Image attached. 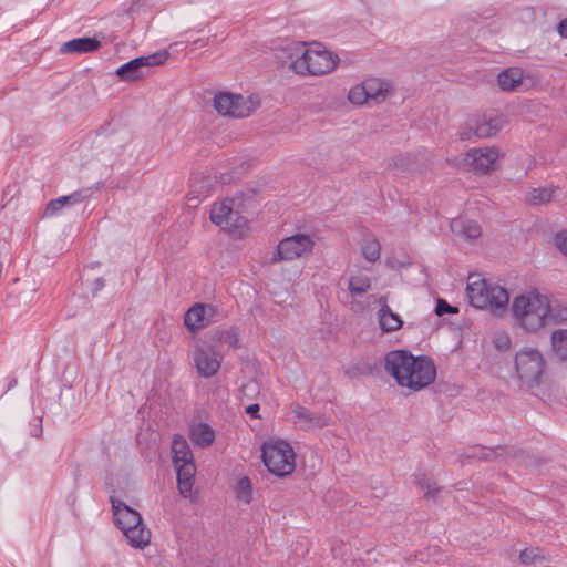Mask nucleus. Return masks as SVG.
I'll use <instances>...</instances> for the list:
<instances>
[{
	"label": "nucleus",
	"instance_id": "obj_25",
	"mask_svg": "<svg viewBox=\"0 0 567 567\" xmlns=\"http://www.w3.org/2000/svg\"><path fill=\"white\" fill-rule=\"evenodd\" d=\"M348 289L351 296H361L371 289V279L368 275L360 271L352 274L348 279Z\"/></svg>",
	"mask_w": 567,
	"mask_h": 567
},
{
	"label": "nucleus",
	"instance_id": "obj_15",
	"mask_svg": "<svg viewBox=\"0 0 567 567\" xmlns=\"http://www.w3.org/2000/svg\"><path fill=\"white\" fill-rule=\"evenodd\" d=\"M217 309L213 305L195 303L184 316L185 327L192 331H198L215 321Z\"/></svg>",
	"mask_w": 567,
	"mask_h": 567
},
{
	"label": "nucleus",
	"instance_id": "obj_21",
	"mask_svg": "<svg viewBox=\"0 0 567 567\" xmlns=\"http://www.w3.org/2000/svg\"><path fill=\"white\" fill-rule=\"evenodd\" d=\"M451 228L456 235L466 239H476L482 235L480 224L471 219H454L451 224Z\"/></svg>",
	"mask_w": 567,
	"mask_h": 567
},
{
	"label": "nucleus",
	"instance_id": "obj_16",
	"mask_svg": "<svg viewBox=\"0 0 567 567\" xmlns=\"http://www.w3.org/2000/svg\"><path fill=\"white\" fill-rule=\"evenodd\" d=\"M507 121L504 115H496L489 120L477 116L468 117V127L476 128V138H491L505 127Z\"/></svg>",
	"mask_w": 567,
	"mask_h": 567
},
{
	"label": "nucleus",
	"instance_id": "obj_18",
	"mask_svg": "<svg viewBox=\"0 0 567 567\" xmlns=\"http://www.w3.org/2000/svg\"><path fill=\"white\" fill-rule=\"evenodd\" d=\"M379 303L381 307L378 311V320L381 330L383 332H393L399 330L403 324L400 316L391 310L386 303L385 297H380Z\"/></svg>",
	"mask_w": 567,
	"mask_h": 567
},
{
	"label": "nucleus",
	"instance_id": "obj_11",
	"mask_svg": "<svg viewBox=\"0 0 567 567\" xmlns=\"http://www.w3.org/2000/svg\"><path fill=\"white\" fill-rule=\"evenodd\" d=\"M234 200L225 198L215 203L210 209V220L220 229L235 238H244L248 235L249 221L233 207Z\"/></svg>",
	"mask_w": 567,
	"mask_h": 567
},
{
	"label": "nucleus",
	"instance_id": "obj_36",
	"mask_svg": "<svg viewBox=\"0 0 567 567\" xmlns=\"http://www.w3.org/2000/svg\"><path fill=\"white\" fill-rule=\"evenodd\" d=\"M292 413H293V416L300 422H305V423L312 422V419H311L309 412L307 411V409H305L300 405H295L292 408Z\"/></svg>",
	"mask_w": 567,
	"mask_h": 567
},
{
	"label": "nucleus",
	"instance_id": "obj_37",
	"mask_svg": "<svg viewBox=\"0 0 567 567\" xmlns=\"http://www.w3.org/2000/svg\"><path fill=\"white\" fill-rule=\"evenodd\" d=\"M468 118L464 122V125L461 127V131H460V137L461 140L465 141V140H472V138H476V128H470L468 127Z\"/></svg>",
	"mask_w": 567,
	"mask_h": 567
},
{
	"label": "nucleus",
	"instance_id": "obj_19",
	"mask_svg": "<svg viewBox=\"0 0 567 567\" xmlns=\"http://www.w3.org/2000/svg\"><path fill=\"white\" fill-rule=\"evenodd\" d=\"M101 47V42L95 38H78L65 42L61 52L71 53H90L96 51Z\"/></svg>",
	"mask_w": 567,
	"mask_h": 567
},
{
	"label": "nucleus",
	"instance_id": "obj_35",
	"mask_svg": "<svg viewBox=\"0 0 567 567\" xmlns=\"http://www.w3.org/2000/svg\"><path fill=\"white\" fill-rule=\"evenodd\" d=\"M458 310L457 308H454L452 306H450L445 300L443 299H437L436 301V307H435V313L437 316H443L445 313H457Z\"/></svg>",
	"mask_w": 567,
	"mask_h": 567
},
{
	"label": "nucleus",
	"instance_id": "obj_26",
	"mask_svg": "<svg viewBox=\"0 0 567 567\" xmlns=\"http://www.w3.org/2000/svg\"><path fill=\"white\" fill-rule=\"evenodd\" d=\"M84 197L81 195V193L75 192L68 196H61L56 199L51 200L45 208L44 215L45 216H52L60 212L63 207L69 205H74L80 202H82Z\"/></svg>",
	"mask_w": 567,
	"mask_h": 567
},
{
	"label": "nucleus",
	"instance_id": "obj_8",
	"mask_svg": "<svg viewBox=\"0 0 567 567\" xmlns=\"http://www.w3.org/2000/svg\"><path fill=\"white\" fill-rule=\"evenodd\" d=\"M112 507L115 523L123 532L130 545L136 548H143L148 545L151 532L143 525L140 513L117 499H112Z\"/></svg>",
	"mask_w": 567,
	"mask_h": 567
},
{
	"label": "nucleus",
	"instance_id": "obj_14",
	"mask_svg": "<svg viewBox=\"0 0 567 567\" xmlns=\"http://www.w3.org/2000/svg\"><path fill=\"white\" fill-rule=\"evenodd\" d=\"M166 59V52L140 56L121 65L116 70V75L126 82L136 81L144 78L147 74L150 68L163 64Z\"/></svg>",
	"mask_w": 567,
	"mask_h": 567
},
{
	"label": "nucleus",
	"instance_id": "obj_31",
	"mask_svg": "<svg viewBox=\"0 0 567 567\" xmlns=\"http://www.w3.org/2000/svg\"><path fill=\"white\" fill-rule=\"evenodd\" d=\"M492 342L499 351H507L512 347L511 336L506 331H496L493 334Z\"/></svg>",
	"mask_w": 567,
	"mask_h": 567
},
{
	"label": "nucleus",
	"instance_id": "obj_38",
	"mask_svg": "<svg viewBox=\"0 0 567 567\" xmlns=\"http://www.w3.org/2000/svg\"><path fill=\"white\" fill-rule=\"evenodd\" d=\"M259 404L255 403V404H250L246 408V413L251 415L252 417H259L258 416V412H259Z\"/></svg>",
	"mask_w": 567,
	"mask_h": 567
},
{
	"label": "nucleus",
	"instance_id": "obj_23",
	"mask_svg": "<svg viewBox=\"0 0 567 567\" xmlns=\"http://www.w3.org/2000/svg\"><path fill=\"white\" fill-rule=\"evenodd\" d=\"M523 71L518 68H509L498 74V85L503 91H514L522 84Z\"/></svg>",
	"mask_w": 567,
	"mask_h": 567
},
{
	"label": "nucleus",
	"instance_id": "obj_17",
	"mask_svg": "<svg viewBox=\"0 0 567 567\" xmlns=\"http://www.w3.org/2000/svg\"><path fill=\"white\" fill-rule=\"evenodd\" d=\"M363 82L369 103L380 104L393 94V86L388 81L379 78H369Z\"/></svg>",
	"mask_w": 567,
	"mask_h": 567
},
{
	"label": "nucleus",
	"instance_id": "obj_27",
	"mask_svg": "<svg viewBox=\"0 0 567 567\" xmlns=\"http://www.w3.org/2000/svg\"><path fill=\"white\" fill-rule=\"evenodd\" d=\"M235 495L236 498L241 502L243 504H249L252 501V485L251 481L247 476L240 477L235 487Z\"/></svg>",
	"mask_w": 567,
	"mask_h": 567
},
{
	"label": "nucleus",
	"instance_id": "obj_2",
	"mask_svg": "<svg viewBox=\"0 0 567 567\" xmlns=\"http://www.w3.org/2000/svg\"><path fill=\"white\" fill-rule=\"evenodd\" d=\"M385 372L400 388L419 392L436 379V367L427 355H413L408 350H393L384 358Z\"/></svg>",
	"mask_w": 567,
	"mask_h": 567
},
{
	"label": "nucleus",
	"instance_id": "obj_7",
	"mask_svg": "<svg viewBox=\"0 0 567 567\" xmlns=\"http://www.w3.org/2000/svg\"><path fill=\"white\" fill-rule=\"evenodd\" d=\"M212 106L223 117L243 120L251 116L260 109L261 99L257 93L240 94L219 91L214 95Z\"/></svg>",
	"mask_w": 567,
	"mask_h": 567
},
{
	"label": "nucleus",
	"instance_id": "obj_3",
	"mask_svg": "<svg viewBox=\"0 0 567 567\" xmlns=\"http://www.w3.org/2000/svg\"><path fill=\"white\" fill-rule=\"evenodd\" d=\"M284 52L288 69L302 76H319L332 72L338 64V56L320 43H291Z\"/></svg>",
	"mask_w": 567,
	"mask_h": 567
},
{
	"label": "nucleus",
	"instance_id": "obj_9",
	"mask_svg": "<svg viewBox=\"0 0 567 567\" xmlns=\"http://www.w3.org/2000/svg\"><path fill=\"white\" fill-rule=\"evenodd\" d=\"M173 463L177 474V485L183 497H190L196 474L194 456L187 441L175 435L172 441Z\"/></svg>",
	"mask_w": 567,
	"mask_h": 567
},
{
	"label": "nucleus",
	"instance_id": "obj_6",
	"mask_svg": "<svg viewBox=\"0 0 567 567\" xmlns=\"http://www.w3.org/2000/svg\"><path fill=\"white\" fill-rule=\"evenodd\" d=\"M467 297L473 307L489 310L497 316L506 311L509 302V295L504 287L478 275L470 276Z\"/></svg>",
	"mask_w": 567,
	"mask_h": 567
},
{
	"label": "nucleus",
	"instance_id": "obj_20",
	"mask_svg": "<svg viewBox=\"0 0 567 567\" xmlns=\"http://www.w3.org/2000/svg\"><path fill=\"white\" fill-rule=\"evenodd\" d=\"M192 442L199 447H208L215 440V431L206 423H195L189 429Z\"/></svg>",
	"mask_w": 567,
	"mask_h": 567
},
{
	"label": "nucleus",
	"instance_id": "obj_29",
	"mask_svg": "<svg viewBox=\"0 0 567 567\" xmlns=\"http://www.w3.org/2000/svg\"><path fill=\"white\" fill-rule=\"evenodd\" d=\"M348 100L354 105L369 104L364 82L355 84L349 90Z\"/></svg>",
	"mask_w": 567,
	"mask_h": 567
},
{
	"label": "nucleus",
	"instance_id": "obj_28",
	"mask_svg": "<svg viewBox=\"0 0 567 567\" xmlns=\"http://www.w3.org/2000/svg\"><path fill=\"white\" fill-rule=\"evenodd\" d=\"M213 181L209 176H195L192 178V190L194 197H205L209 194Z\"/></svg>",
	"mask_w": 567,
	"mask_h": 567
},
{
	"label": "nucleus",
	"instance_id": "obj_39",
	"mask_svg": "<svg viewBox=\"0 0 567 567\" xmlns=\"http://www.w3.org/2000/svg\"><path fill=\"white\" fill-rule=\"evenodd\" d=\"M558 32L561 37L567 38V18L558 24Z\"/></svg>",
	"mask_w": 567,
	"mask_h": 567
},
{
	"label": "nucleus",
	"instance_id": "obj_34",
	"mask_svg": "<svg viewBox=\"0 0 567 567\" xmlns=\"http://www.w3.org/2000/svg\"><path fill=\"white\" fill-rule=\"evenodd\" d=\"M554 245L567 258V230H560L555 235Z\"/></svg>",
	"mask_w": 567,
	"mask_h": 567
},
{
	"label": "nucleus",
	"instance_id": "obj_32",
	"mask_svg": "<svg viewBox=\"0 0 567 567\" xmlns=\"http://www.w3.org/2000/svg\"><path fill=\"white\" fill-rule=\"evenodd\" d=\"M417 485L425 497H433L439 492L436 483L425 475L417 480Z\"/></svg>",
	"mask_w": 567,
	"mask_h": 567
},
{
	"label": "nucleus",
	"instance_id": "obj_24",
	"mask_svg": "<svg viewBox=\"0 0 567 567\" xmlns=\"http://www.w3.org/2000/svg\"><path fill=\"white\" fill-rule=\"evenodd\" d=\"M550 350L561 361H567V329H556L550 334Z\"/></svg>",
	"mask_w": 567,
	"mask_h": 567
},
{
	"label": "nucleus",
	"instance_id": "obj_4",
	"mask_svg": "<svg viewBox=\"0 0 567 567\" xmlns=\"http://www.w3.org/2000/svg\"><path fill=\"white\" fill-rule=\"evenodd\" d=\"M547 360L543 351L536 347L524 346L513 358V380L522 390L533 391L545 381Z\"/></svg>",
	"mask_w": 567,
	"mask_h": 567
},
{
	"label": "nucleus",
	"instance_id": "obj_5",
	"mask_svg": "<svg viewBox=\"0 0 567 567\" xmlns=\"http://www.w3.org/2000/svg\"><path fill=\"white\" fill-rule=\"evenodd\" d=\"M261 462L267 471L279 478L293 474L297 467V453L291 442L279 436L266 439L260 445Z\"/></svg>",
	"mask_w": 567,
	"mask_h": 567
},
{
	"label": "nucleus",
	"instance_id": "obj_33",
	"mask_svg": "<svg viewBox=\"0 0 567 567\" xmlns=\"http://www.w3.org/2000/svg\"><path fill=\"white\" fill-rule=\"evenodd\" d=\"M544 556L539 548H526L520 551L519 560L523 564H534L536 561L543 560Z\"/></svg>",
	"mask_w": 567,
	"mask_h": 567
},
{
	"label": "nucleus",
	"instance_id": "obj_13",
	"mask_svg": "<svg viewBox=\"0 0 567 567\" xmlns=\"http://www.w3.org/2000/svg\"><path fill=\"white\" fill-rule=\"evenodd\" d=\"M192 359L196 372L205 379L216 375L223 362L221 353L206 343H196L194 346Z\"/></svg>",
	"mask_w": 567,
	"mask_h": 567
},
{
	"label": "nucleus",
	"instance_id": "obj_10",
	"mask_svg": "<svg viewBox=\"0 0 567 567\" xmlns=\"http://www.w3.org/2000/svg\"><path fill=\"white\" fill-rule=\"evenodd\" d=\"M502 153L495 145L471 148L457 159V166L476 175H486L499 168Z\"/></svg>",
	"mask_w": 567,
	"mask_h": 567
},
{
	"label": "nucleus",
	"instance_id": "obj_30",
	"mask_svg": "<svg viewBox=\"0 0 567 567\" xmlns=\"http://www.w3.org/2000/svg\"><path fill=\"white\" fill-rule=\"evenodd\" d=\"M554 195V189L549 187L534 188L528 194V200L532 204H544L548 203Z\"/></svg>",
	"mask_w": 567,
	"mask_h": 567
},
{
	"label": "nucleus",
	"instance_id": "obj_22",
	"mask_svg": "<svg viewBox=\"0 0 567 567\" xmlns=\"http://www.w3.org/2000/svg\"><path fill=\"white\" fill-rule=\"evenodd\" d=\"M361 254L369 262H377L381 257V244L373 234L364 235L361 245Z\"/></svg>",
	"mask_w": 567,
	"mask_h": 567
},
{
	"label": "nucleus",
	"instance_id": "obj_12",
	"mask_svg": "<svg viewBox=\"0 0 567 567\" xmlns=\"http://www.w3.org/2000/svg\"><path fill=\"white\" fill-rule=\"evenodd\" d=\"M315 247V240L306 234H296L284 238L277 245L272 261H291L310 255Z\"/></svg>",
	"mask_w": 567,
	"mask_h": 567
},
{
	"label": "nucleus",
	"instance_id": "obj_1",
	"mask_svg": "<svg viewBox=\"0 0 567 567\" xmlns=\"http://www.w3.org/2000/svg\"><path fill=\"white\" fill-rule=\"evenodd\" d=\"M515 326L527 334H536L549 326L567 322V305L536 288L516 295L511 302Z\"/></svg>",
	"mask_w": 567,
	"mask_h": 567
}]
</instances>
